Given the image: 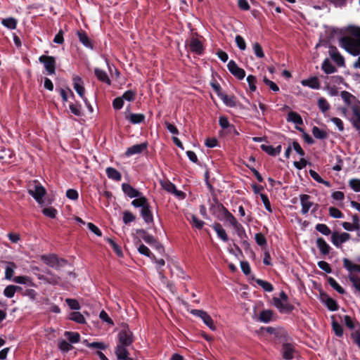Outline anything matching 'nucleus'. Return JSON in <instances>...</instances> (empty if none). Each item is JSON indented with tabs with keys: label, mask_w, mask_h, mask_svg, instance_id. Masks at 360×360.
Returning a JSON list of instances; mask_svg holds the SVG:
<instances>
[{
	"label": "nucleus",
	"mask_w": 360,
	"mask_h": 360,
	"mask_svg": "<svg viewBox=\"0 0 360 360\" xmlns=\"http://www.w3.org/2000/svg\"><path fill=\"white\" fill-rule=\"evenodd\" d=\"M256 282L266 292H272L274 290L273 285L267 281L257 279Z\"/></svg>",
	"instance_id": "nucleus-53"
},
{
	"label": "nucleus",
	"mask_w": 360,
	"mask_h": 360,
	"mask_svg": "<svg viewBox=\"0 0 360 360\" xmlns=\"http://www.w3.org/2000/svg\"><path fill=\"white\" fill-rule=\"evenodd\" d=\"M138 234L146 243L150 245L156 244L157 240L152 236L150 235L146 230L139 229L136 231Z\"/></svg>",
	"instance_id": "nucleus-24"
},
{
	"label": "nucleus",
	"mask_w": 360,
	"mask_h": 360,
	"mask_svg": "<svg viewBox=\"0 0 360 360\" xmlns=\"http://www.w3.org/2000/svg\"><path fill=\"white\" fill-rule=\"evenodd\" d=\"M255 239L258 245L263 248L266 245L267 241L264 234L257 233L255 236Z\"/></svg>",
	"instance_id": "nucleus-55"
},
{
	"label": "nucleus",
	"mask_w": 360,
	"mask_h": 360,
	"mask_svg": "<svg viewBox=\"0 0 360 360\" xmlns=\"http://www.w3.org/2000/svg\"><path fill=\"white\" fill-rule=\"evenodd\" d=\"M349 186L355 192H360V179H352L349 181Z\"/></svg>",
	"instance_id": "nucleus-61"
},
{
	"label": "nucleus",
	"mask_w": 360,
	"mask_h": 360,
	"mask_svg": "<svg viewBox=\"0 0 360 360\" xmlns=\"http://www.w3.org/2000/svg\"><path fill=\"white\" fill-rule=\"evenodd\" d=\"M219 124L221 129L226 130L230 127L231 124H230L228 118L226 116H220L219 119Z\"/></svg>",
	"instance_id": "nucleus-63"
},
{
	"label": "nucleus",
	"mask_w": 360,
	"mask_h": 360,
	"mask_svg": "<svg viewBox=\"0 0 360 360\" xmlns=\"http://www.w3.org/2000/svg\"><path fill=\"white\" fill-rule=\"evenodd\" d=\"M122 190L123 193L130 198L139 197L141 195V192L134 188L129 184L123 183L122 184Z\"/></svg>",
	"instance_id": "nucleus-21"
},
{
	"label": "nucleus",
	"mask_w": 360,
	"mask_h": 360,
	"mask_svg": "<svg viewBox=\"0 0 360 360\" xmlns=\"http://www.w3.org/2000/svg\"><path fill=\"white\" fill-rule=\"evenodd\" d=\"M311 196L307 194H302L300 195V200L302 205L301 213L303 215L307 214L310 208L314 206V202L310 201Z\"/></svg>",
	"instance_id": "nucleus-17"
},
{
	"label": "nucleus",
	"mask_w": 360,
	"mask_h": 360,
	"mask_svg": "<svg viewBox=\"0 0 360 360\" xmlns=\"http://www.w3.org/2000/svg\"><path fill=\"white\" fill-rule=\"evenodd\" d=\"M41 260L52 268L65 267L69 264L66 259L58 258L56 255H49L41 256Z\"/></svg>",
	"instance_id": "nucleus-3"
},
{
	"label": "nucleus",
	"mask_w": 360,
	"mask_h": 360,
	"mask_svg": "<svg viewBox=\"0 0 360 360\" xmlns=\"http://www.w3.org/2000/svg\"><path fill=\"white\" fill-rule=\"evenodd\" d=\"M287 120L288 122H292L293 123H295V124L298 125H301V124H303V120H302V117L296 112H294V111H290L288 114V119Z\"/></svg>",
	"instance_id": "nucleus-35"
},
{
	"label": "nucleus",
	"mask_w": 360,
	"mask_h": 360,
	"mask_svg": "<svg viewBox=\"0 0 360 360\" xmlns=\"http://www.w3.org/2000/svg\"><path fill=\"white\" fill-rule=\"evenodd\" d=\"M356 271H349V278L354 287L360 291V278L355 274Z\"/></svg>",
	"instance_id": "nucleus-46"
},
{
	"label": "nucleus",
	"mask_w": 360,
	"mask_h": 360,
	"mask_svg": "<svg viewBox=\"0 0 360 360\" xmlns=\"http://www.w3.org/2000/svg\"><path fill=\"white\" fill-rule=\"evenodd\" d=\"M77 35L79 39V41L86 47L93 49V44L87 36L86 33L83 31H79L77 32Z\"/></svg>",
	"instance_id": "nucleus-31"
},
{
	"label": "nucleus",
	"mask_w": 360,
	"mask_h": 360,
	"mask_svg": "<svg viewBox=\"0 0 360 360\" xmlns=\"http://www.w3.org/2000/svg\"><path fill=\"white\" fill-rule=\"evenodd\" d=\"M127 347L123 345H117L115 352L118 360H133L132 358L129 357Z\"/></svg>",
	"instance_id": "nucleus-25"
},
{
	"label": "nucleus",
	"mask_w": 360,
	"mask_h": 360,
	"mask_svg": "<svg viewBox=\"0 0 360 360\" xmlns=\"http://www.w3.org/2000/svg\"><path fill=\"white\" fill-rule=\"evenodd\" d=\"M65 336L71 343H77L80 341V335L77 332L65 331Z\"/></svg>",
	"instance_id": "nucleus-43"
},
{
	"label": "nucleus",
	"mask_w": 360,
	"mask_h": 360,
	"mask_svg": "<svg viewBox=\"0 0 360 360\" xmlns=\"http://www.w3.org/2000/svg\"><path fill=\"white\" fill-rule=\"evenodd\" d=\"M328 283L329 285L334 288L337 292L340 294L345 293V290L342 287H341L339 283L333 278L330 277L328 278Z\"/></svg>",
	"instance_id": "nucleus-49"
},
{
	"label": "nucleus",
	"mask_w": 360,
	"mask_h": 360,
	"mask_svg": "<svg viewBox=\"0 0 360 360\" xmlns=\"http://www.w3.org/2000/svg\"><path fill=\"white\" fill-rule=\"evenodd\" d=\"M148 142H143L140 144H136L131 147H129L125 151V156L130 157L136 154H141L148 148Z\"/></svg>",
	"instance_id": "nucleus-14"
},
{
	"label": "nucleus",
	"mask_w": 360,
	"mask_h": 360,
	"mask_svg": "<svg viewBox=\"0 0 360 360\" xmlns=\"http://www.w3.org/2000/svg\"><path fill=\"white\" fill-rule=\"evenodd\" d=\"M328 211L330 216L335 219L342 218L344 216L342 212L335 207H329Z\"/></svg>",
	"instance_id": "nucleus-59"
},
{
	"label": "nucleus",
	"mask_w": 360,
	"mask_h": 360,
	"mask_svg": "<svg viewBox=\"0 0 360 360\" xmlns=\"http://www.w3.org/2000/svg\"><path fill=\"white\" fill-rule=\"evenodd\" d=\"M191 223L192 225L198 229H202L205 222L202 220H200L195 215H191Z\"/></svg>",
	"instance_id": "nucleus-57"
},
{
	"label": "nucleus",
	"mask_w": 360,
	"mask_h": 360,
	"mask_svg": "<svg viewBox=\"0 0 360 360\" xmlns=\"http://www.w3.org/2000/svg\"><path fill=\"white\" fill-rule=\"evenodd\" d=\"M321 68L326 74H331L337 71L335 67L331 63V62L328 58H326L323 60Z\"/></svg>",
	"instance_id": "nucleus-36"
},
{
	"label": "nucleus",
	"mask_w": 360,
	"mask_h": 360,
	"mask_svg": "<svg viewBox=\"0 0 360 360\" xmlns=\"http://www.w3.org/2000/svg\"><path fill=\"white\" fill-rule=\"evenodd\" d=\"M65 302L71 309L78 310L80 309V304L77 300L68 298Z\"/></svg>",
	"instance_id": "nucleus-64"
},
{
	"label": "nucleus",
	"mask_w": 360,
	"mask_h": 360,
	"mask_svg": "<svg viewBox=\"0 0 360 360\" xmlns=\"http://www.w3.org/2000/svg\"><path fill=\"white\" fill-rule=\"evenodd\" d=\"M69 108L70 112L77 117L82 116V105L79 103H70L69 104Z\"/></svg>",
	"instance_id": "nucleus-40"
},
{
	"label": "nucleus",
	"mask_w": 360,
	"mask_h": 360,
	"mask_svg": "<svg viewBox=\"0 0 360 360\" xmlns=\"http://www.w3.org/2000/svg\"><path fill=\"white\" fill-rule=\"evenodd\" d=\"M357 261L360 262V258L357 259ZM343 266L347 270H360V265L353 264L349 259L344 258Z\"/></svg>",
	"instance_id": "nucleus-45"
},
{
	"label": "nucleus",
	"mask_w": 360,
	"mask_h": 360,
	"mask_svg": "<svg viewBox=\"0 0 360 360\" xmlns=\"http://www.w3.org/2000/svg\"><path fill=\"white\" fill-rule=\"evenodd\" d=\"M39 280H42L44 283H49L51 285H58L60 283V278L54 274L52 271H45V274L43 275L37 274Z\"/></svg>",
	"instance_id": "nucleus-12"
},
{
	"label": "nucleus",
	"mask_w": 360,
	"mask_h": 360,
	"mask_svg": "<svg viewBox=\"0 0 360 360\" xmlns=\"http://www.w3.org/2000/svg\"><path fill=\"white\" fill-rule=\"evenodd\" d=\"M212 227L216 231L217 236L224 242H227L229 240L226 232L220 223L215 222L212 225Z\"/></svg>",
	"instance_id": "nucleus-26"
},
{
	"label": "nucleus",
	"mask_w": 360,
	"mask_h": 360,
	"mask_svg": "<svg viewBox=\"0 0 360 360\" xmlns=\"http://www.w3.org/2000/svg\"><path fill=\"white\" fill-rule=\"evenodd\" d=\"M160 185L163 189H165V191L170 193H172V191H175L176 186L169 180L160 181Z\"/></svg>",
	"instance_id": "nucleus-50"
},
{
	"label": "nucleus",
	"mask_w": 360,
	"mask_h": 360,
	"mask_svg": "<svg viewBox=\"0 0 360 360\" xmlns=\"http://www.w3.org/2000/svg\"><path fill=\"white\" fill-rule=\"evenodd\" d=\"M329 53L331 58L336 63L338 66H343L345 65L344 58L338 52L335 46H330Z\"/></svg>",
	"instance_id": "nucleus-22"
},
{
	"label": "nucleus",
	"mask_w": 360,
	"mask_h": 360,
	"mask_svg": "<svg viewBox=\"0 0 360 360\" xmlns=\"http://www.w3.org/2000/svg\"><path fill=\"white\" fill-rule=\"evenodd\" d=\"M94 74L99 81L108 85L111 84V81L105 71L96 68L94 69Z\"/></svg>",
	"instance_id": "nucleus-27"
},
{
	"label": "nucleus",
	"mask_w": 360,
	"mask_h": 360,
	"mask_svg": "<svg viewBox=\"0 0 360 360\" xmlns=\"http://www.w3.org/2000/svg\"><path fill=\"white\" fill-rule=\"evenodd\" d=\"M254 53L258 58H262L264 57V53L262 46L258 43L255 42L252 46Z\"/></svg>",
	"instance_id": "nucleus-51"
},
{
	"label": "nucleus",
	"mask_w": 360,
	"mask_h": 360,
	"mask_svg": "<svg viewBox=\"0 0 360 360\" xmlns=\"http://www.w3.org/2000/svg\"><path fill=\"white\" fill-rule=\"evenodd\" d=\"M123 222L128 224L136 219V217L129 211H124L123 212Z\"/></svg>",
	"instance_id": "nucleus-60"
},
{
	"label": "nucleus",
	"mask_w": 360,
	"mask_h": 360,
	"mask_svg": "<svg viewBox=\"0 0 360 360\" xmlns=\"http://www.w3.org/2000/svg\"><path fill=\"white\" fill-rule=\"evenodd\" d=\"M72 82L74 89L82 99H84L85 88L82 77L75 75L72 77Z\"/></svg>",
	"instance_id": "nucleus-18"
},
{
	"label": "nucleus",
	"mask_w": 360,
	"mask_h": 360,
	"mask_svg": "<svg viewBox=\"0 0 360 360\" xmlns=\"http://www.w3.org/2000/svg\"><path fill=\"white\" fill-rule=\"evenodd\" d=\"M189 48L191 52L198 55H201L204 50L202 42L198 39L194 37H192L190 40Z\"/></svg>",
	"instance_id": "nucleus-20"
},
{
	"label": "nucleus",
	"mask_w": 360,
	"mask_h": 360,
	"mask_svg": "<svg viewBox=\"0 0 360 360\" xmlns=\"http://www.w3.org/2000/svg\"><path fill=\"white\" fill-rule=\"evenodd\" d=\"M311 131L312 134L316 139H326L328 138V134L325 131L319 129L316 126L313 127Z\"/></svg>",
	"instance_id": "nucleus-41"
},
{
	"label": "nucleus",
	"mask_w": 360,
	"mask_h": 360,
	"mask_svg": "<svg viewBox=\"0 0 360 360\" xmlns=\"http://www.w3.org/2000/svg\"><path fill=\"white\" fill-rule=\"evenodd\" d=\"M234 230L236 232L238 238L240 240L241 245L245 251H248L250 249V243H248V237L245 232L244 227L242 226L240 223L234 226Z\"/></svg>",
	"instance_id": "nucleus-6"
},
{
	"label": "nucleus",
	"mask_w": 360,
	"mask_h": 360,
	"mask_svg": "<svg viewBox=\"0 0 360 360\" xmlns=\"http://www.w3.org/2000/svg\"><path fill=\"white\" fill-rule=\"evenodd\" d=\"M69 319L80 324L86 323L84 316L79 311L70 313L69 315Z\"/></svg>",
	"instance_id": "nucleus-38"
},
{
	"label": "nucleus",
	"mask_w": 360,
	"mask_h": 360,
	"mask_svg": "<svg viewBox=\"0 0 360 360\" xmlns=\"http://www.w3.org/2000/svg\"><path fill=\"white\" fill-rule=\"evenodd\" d=\"M18 21L14 18H8L3 19L1 24L11 30H15L17 27Z\"/></svg>",
	"instance_id": "nucleus-42"
},
{
	"label": "nucleus",
	"mask_w": 360,
	"mask_h": 360,
	"mask_svg": "<svg viewBox=\"0 0 360 360\" xmlns=\"http://www.w3.org/2000/svg\"><path fill=\"white\" fill-rule=\"evenodd\" d=\"M107 176L112 180L120 181L122 179V175L116 169L109 167L105 169Z\"/></svg>",
	"instance_id": "nucleus-28"
},
{
	"label": "nucleus",
	"mask_w": 360,
	"mask_h": 360,
	"mask_svg": "<svg viewBox=\"0 0 360 360\" xmlns=\"http://www.w3.org/2000/svg\"><path fill=\"white\" fill-rule=\"evenodd\" d=\"M321 302L324 304L328 310L331 311H337L339 309V305L336 300L329 297L326 293H321Z\"/></svg>",
	"instance_id": "nucleus-13"
},
{
	"label": "nucleus",
	"mask_w": 360,
	"mask_h": 360,
	"mask_svg": "<svg viewBox=\"0 0 360 360\" xmlns=\"http://www.w3.org/2000/svg\"><path fill=\"white\" fill-rule=\"evenodd\" d=\"M316 245L323 255H328L330 252V247L323 238L316 239Z\"/></svg>",
	"instance_id": "nucleus-29"
},
{
	"label": "nucleus",
	"mask_w": 360,
	"mask_h": 360,
	"mask_svg": "<svg viewBox=\"0 0 360 360\" xmlns=\"http://www.w3.org/2000/svg\"><path fill=\"white\" fill-rule=\"evenodd\" d=\"M145 118V115L142 113H131L129 117L126 116V119L129 120V122L133 124H137L143 122Z\"/></svg>",
	"instance_id": "nucleus-30"
},
{
	"label": "nucleus",
	"mask_w": 360,
	"mask_h": 360,
	"mask_svg": "<svg viewBox=\"0 0 360 360\" xmlns=\"http://www.w3.org/2000/svg\"><path fill=\"white\" fill-rule=\"evenodd\" d=\"M227 68L229 71L238 79H243L245 77V71L238 67L236 63L231 60L229 62L227 65Z\"/></svg>",
	"instance_id": "nucleus-11"
},
{
	"label": "nucleus",
	"mask_w": 360,
	"mask_h": 360,
	"mask_svg": "<svg viewBox=\"0 0 360 360\" xmlns=\"http://www.w3.org/2000/svg\"><path fill=\"white\" fill-rule=\"evenodd\" d=\"M247 82L248 83L249 89L251 92H255L257 90V78L255 76L250 75L247 77Z\"/></svg>",
	"instance_id": "nucleus-52"
},
{
	"label": "nucleus",
	"mask_w": 360,
	"mask_h": 360,
	"mask_svg": "<svg viewBox=\"0 0 360 360\" xmlns=\"http://www.w3.org/2000/svg\"><path fill=\"white\" fill-rule=\"evenodd\" d=\"M301 84L302 86H308L312 89H319L321 88L320 81L316 76L303 79L301 81Z\"/></svg>",
	"instance_id": "nucleus-23"
},
{
	"label": "nucleus",
	"mask_w": 360,
	"mask_h": 360,
	"mask_svg": "<svg viewBox=\"0 0 360 360\" xmlns=\"http://www.w3.org/2000/svg\"><path fill=\"white\" fill-rule=\"evenodd\" d=\"M352 111L355 118L352 121L353 126L357 129H360V106L354 105Z\"/></svg>",
	"instance_id": "nucleus-34"
},
{
	"label": "nucleus",
	"mask_w": 360,
	"mask_h": 360,
	"mask_svg": "<svg viewBox=\"0 0 360 360\" xmlns=\"http://www.w3.org/2000/svg\"><path fill=\"white\" fill-rule=\"evenodd\" d=\"M295 347L291 343H283L281 348L283 358L285 360H291L294 358Z\"/></svg>",
	"instance_id": "nucleus-19"
},
{
	"label": "nucleus",
	"mask_w": 360,
	"mask_h": 360,
	"mask_svg": "<svg viewBox=\"0 0 360 360\" xmlns=\"http://www.w3.org/2000/svg\"><path fill=\"white\" fill-rule=\"evenodd\" d=\"M318 106L323 112H326L330 108V105L327 100L322 97L318 100Z\"/></svg>",
	"instance_id": "nucleus-56"
},
{
	"label": "nucleus",
	"mask_w": 360,
	"mask_h": 360,
	"mask_svg": "<svg viewBox=\"0 0 360 360\" xmlns=\"http://www.w3.org/2000/svg\"><path fill=\"white\" fill-rule=\"evenodd\" d=\"M217 219L219 220H226L228 221L233 228L236 225L239 224L236 218L228 210L224 217H221L219 214H217Z\"/></svg>",
	"instance_id": "nucleus-33"
},
{
	"label": "nucleus",
	"mask_w": 360,
	"mask_h": 360,
	"mask_svg": "<svg viewBox=\"0 0 360 360\" xmlns=\"http://www.w3.org/2000/svg\"><path fill=\"white\" fill-rule=\"evenodd\" d=\"M27 192L39 204L44 202L43 198L46 194V190L37 180L29 185Z\"/></svg>",
	"instance_id": "nucleus-2"
},
{
	"label": "nucleus",
	"mask_w": 360,
	"mask_h": 360,
	"mask_svg": "<svg viewBox=\"0 0 360 360\" xmlns=\"http://www.w3.org/2000/svg\"><path fill=\"white\" fill-rule=\"evenodd\" d=\"M190 313L195 316L200 318L203 323L212 330H216V326L212 317L205 311L201 309H192Z\"/></svg>",
	"instance_id": "nucleus-5"
},
{
	"label": "nucleus",
	"mask_w": 360,
	"mask_h": 360,
	"mask_svg": "<svg viewBox=\"0 0 360 360\" xmlns=\"http://www.w3.org/2000/svg\"><path fill=\"white\" fill-rule=\"evenodd\" d=\"M42 213L45 216H46V217H49L51 219H54L56 217L57 210H56V209H55L53 207H49L44 208L42 210Z\"/></svg>",
	"instance_id": "nucleus-54"
},
{
	"label": "nucleus",
	"mask_w": 360,
	"mask_h": 360,
	"mask_svg": "<svg viewBox=\"0 0 360 360\" xmlns=\"http://www.w3.org/2000/svg\"><path fill=\"white\" fill-rule=\"evenodd\" d=\"M272 303L282 314H289L295 309V307L292 304L288 302L282 301L281 299L276 297H273Z\"/></svg>",
	"instance_id": "nucleus-7"
},
{
	"label": "nucleus",
	"mask_w": 360,
	"mask_h": 360,
	"mask_svg": "<svg viewBox=\"0 0 360 360\" xmlns=\"http://www.w3.org/2000/svg\"><path fill=\"white\" fill-rule=\"evenodd\" d=\"M140 214H141V217L143 218V221L146 224H150L153 223V221H154L153 214L151 206L149 202L141 209Z\"/></svg>",
	"instance_id": "nucleus-16"
},
{
	"label": "nucleus",
	"mask_w": 360,
	"mask_h": 360,
	"mask_svg": "<svg viewBox=\"0 0 360 360\" xmlns=\"http://www.w3.org/2000/svg\"><path fill=\"white\" fill-rule=\"evenodd\" d=\"M348 30L351 37H342L340 39V45L353 56L360 54V27L350 26Z\"/></svg>",
	"instance_id": "nucleus-1"
},
{
	"label": "nucleus",
	"mask_w": 360,
	"mask_h": 360,
	"mask_svg": "<svg viewBox=\"0 0 360 360\" xmlns=\"http://www.w3.org/2000/svg\"><path fill=\"white\" fill-rule=\"evenodd\" d=\"M39 61L40 63L44 65V69L49 75L56 74L57 64L55 57L52 56L41 55L39 58Z\"/></svg>",
	"instance_id": "nucleus-4"
},
{
	"label": "nucleus",
	"mask_w": 360,
	"mask_h": 360,
	"mask_svg": "<svg viewBox=\"0 0 360 360\" xmlns=\"http://www.w3.org/2000/svg\"><path fill=\"white\" fill-rule=\"evenodd\" d=\"M82 342L89 348H95L101 350H105L107 348V345L101 342H89L87 340H84Z\"/></svg>",
	"instance_id": "nucleus-39"
},
{
	"label": "nucleus",
	"mask_w": 360,
	"mask_h": 360,
	"mask_svg": "<svg viewBox=\"0 0 360 360\" xmlns=\"http://www.w3.org/2000/svg\"><path fill=\"white\" fill-rule=\"evenodd\" d=\"M350 238V234L348 233H342L339 234L338 232H334L331 236V241L337 248L341 246V244L345 243Z\"/></svg>",
	"instance_id": "nucleus-15"
},
{
	"label": "nucleus",
	"mask_w": 360,
	"mask_h": 360,
	"mask_svg": "<svg viewBox=\"0 0 360 360\" xmlns=\"http://www.w3.org/2000/svg\"><path fill=\"white\" fill-rule=\"evenodd\" d=\"M58 349L63 352H68L73 347L65 340H60L58 343Z\"/></svg>",
	"instance_id": "nucleus-47"
},
{
	"label": "nucleus",
	"mask_w": 360,
	"mask_h": 360,
	"mask_svg": "<svg viewBox=\"0 0 360 360\" xmlns=\"http://www.w3.org/2000/svg\"><path fill=\"white\" fill-rule=\"evenodd\" d=\"M119 344L117 345H123L129 347L134 342L132 333L129 329H123L118 333Z\"/></svg>",
	"instance_id": "nucleus-10"
},
{
	"label": "nucleus",
	"mask_w": 360,
	"mask_h": 360,
	"mask_svg": "<svg viewBox=\"0 0 360 360\" xmlns=\"http://www.w3.org/2000/svg\"><path fill=\"white\" fill-rule=\"evenodd\" d=\"M274 312L271 310H263L259 314V321L263 323H269L272 319Z\"/></svg>",
	"instance_id": "nucleus-37"
},
{
	"label": "nucleus",
	"mask_w": 360,
	"mask_h": 360,
	"mask_svg": "<svg viewBox=\"0 0 360 360\" xmlns=\"http://www.w3.org/2000/svg\"><path fill=\"white\" fill-rule=\"evenodd\" d=\"M15 293V289L13 285H9L4 290V295L8 298H12Z\"/></svg>",
	"instance_id": "nucleus-62"
},
{
	"label": "nucleus",
	"mask_w": 360,
	"mask_h": 360,
	"mask_svg": "<svg viewBox=\"0 0 360 360\" xmlns=\"http://www.w3.org/2000/svg\"><path fill=\"white\" fill-rule=\"evenodd\" d=\"M332 328L338 337H342L343 335V328L339 323L333 321Z\"/></svg>",
	"instance_id": "nucleus-58"
},
{
	"label": "nucleus",
	"mask_w": 360,
	"mask_h": 360,
	"mask_svg": "<svg viewBox=\"0 0 360 360\" xmlns=\"http://www.w3.org/2000/svg\"><path fill=\"white\" fill-rule=\"evenodd\" d=\"M136 199L133 200L131 202V205L136 208L141 207V209L148 204V200L145 197L143 193L139 197H135Z\"/></svg>",
	"instance_id": "nucleus-32"
},
{
	"label": "nucleus",
	"mask_w": 360,
	"mask_h": 360,
	"mask_svg": "<svg viewBox=\"0 0 360 360\" xmlns=\"http://www.w3.org/2000/svg\"><path fill=\"white\" fill-rule=\"evenodd\" d=\"M210 211L213 214L217 217V214H219L221 217H224L225 213L228 212V210L219 202L217 198H213V203L210 205Z\"/></svg>",
	"instance_id": "nucleus-9"
},
{
	"label": "nucleus",
	"mask_w": 360,
	"mask_h": 360,
	"mask_svg": "<svg viewBox=\"0 0 360 360\" xmlns=\"http://www.w3.org/2000/svg\"><path fill=\"white\" fill-rule=\"evenodd\" d=\"M315 229L324 236H329L331 233L330 228L325 224H317Z\"/></svg>",
	"instance_id": "nucleus-48"
},
{
	"label": "nucleus",
	"mask_w": 360,
	"mask_h": 360,
	"mask_svg": "<svg viewBox=\"0 0 360 360\" xmlns=\"http://www.w3.org/2000/svg\"><path fill=\"white\" fill-rule=\"evenodd\" d=\"M220 98L223 101L224 103L230 108H233L236 106V102L235 101V97L233 96H229L225 94H223Z\"/></svg>",
	"instance_id": "nucleus-44"
},
{
	"label": "nucleus",
	"mask_w": 360,
	"mask_h": 360,
	"mask_svg": "<svg viewBox=\"0 0 360 360\" xmlns=\"http://www.w3.org/2000/svg\"><path fill=\"white\" fill-rule=\"evenodd\" d=\"M14 271H5V277L7 279L11 280L13 282L20 284H25L30 286L33 285L31 278L27 276H13Z\"/></svg>",
	"instance_id": "nucleus-8"
}]
</instances>
